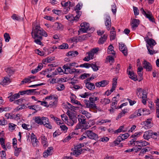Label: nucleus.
I'll return each instance as SVG.
<instances>
[{"mask_svg":"<svg viewBox=\"0 0 159 159\" xmlns=\"http://www.w3.org/2000/svg\"><path fill=\"white\" fill-rule=\"evenodd\" d=\"M70 98L71 102L73 104L82 106L80 102L77 100H75L76 96L73 94H71V96L70 97Z\"/></svg>","mask_w":159,"mask_h":159,"instance_id":"obj_15","label":"nucleus"},{"mask_svg":"<svg viewBox=\"0 0 159 159\" xmlns=\"http://www.w3.org/2000/svg\"><path fill=\"white\" fill-rule=\"evenodd\" d=\"M67 114L69 116V119L72 120L73 121L77 122V118L74 113L71 112L67 111Z\"/></svg>","mask_w":159,"mask_h":159,"instance_id":"obj_21","label":"nucleus"},{"mask_svg":"<svg viewBox=\"0 0 159 159\" xmlns=\"http://www.w3.org/2000/svg\"><path fill=\"white\" fill-rule=\"evenodd\" d=\"M99 50V48H94L91 50L86 53V55H88L84 58V61H88L90 59H93L95 54Z\"/></svg>","mask_w":159,"mask_h":159,"instance_id":"obj_2","label":"nucleus"},{"mask_svg":"<svg viewBox=\"0 0 159 159\" xmlns=\"http://www.w3.org/2000/svg\"><path fill=\"white\" fill-rule=\"evenodd\" d=\"M122 141V139H121V137L119 136L114 141V143L115 144V145H118Z\"/></svg>","mask_w":159,"mask_h":159,"instance_id":"obj_55","label":"nucleus"},{"mask_svg":"<svg viewBox=\"0 0 159 159\" xmlns=\"http://www.w3.org/2000/svg\"><path fill=\"white\" fill-rule=\"evenodd\" d=\"M143 68L145 69L147 71H150L151 70V65L149 62L144 60L143 63Z\"/></svg>","mask_w":159,"mask_h":159,"instance_id":"obj_18","label":"nucleus"},{"mask_svg":"<svg viewBox=\"0 0 159 159\" xmlns=\"http://www.w3.org/2000/svg\"><path fill=\"white\" fill-rule=\"evenodd\" d=\"M117 8L115 3H113L111 5V11L114 14L116 13V12Z\"/></svg>","mask_w":159,"mask_h":159,"instance_id":"obj_53","label":"nucleus"},{"mask_svg":"<svg viewBox=\"0 0 159 159\" xmlns=\"http://www.w3.org/2000/svg\"><path fill=\"white\" fill-rule=\"evenodd\" d=\"M142 132L140 131H139L135 133L131 136L133 138H137L139 137L142 134Z\"/></svg>","mask_w":159,"mask_h":159,"instance_id":"obj_61","label":"nucleus"},{"mask_svg":"<svg viewBox=\"0 0 159 159\" xmlns=\"http://www.w3.org/2000/svg\"><path fill=\"white\" fill-rule=\"evenodd\" d=\"M84 134L88 137L91 139L97 140L98 139V135L90 130L86 131L84 133Z\"/></svg>","mask_w":159,"mask_h":159,"instance_id":"obj_6","label":"nucleus"},{"mask_svg":"<svg viewBox=\"0 0 159 159\" xmlns=\"http://www.w3.org/2000/svg\"><path fill=\"white\" fill-rule=\"evenodd\" d=\"M119 48L125 56L127 55V49L124 43H119Z\"/></svg>","mask_w":159,"mask_h":159,"instance_id":"obj_8","label":"nucleus"},{"mask_svg":"<svg viewBox=\"0 0 159 159\" xmlns=\"http://www.w3.org/2000/svg\"><path fill=\"white\" fill-rule=\"evenodd\" d=\"M116 98V97H114L113 98L112 100L113 101H112V103L111 104V107H114L115 109H116V107L117 103V101L115 100Z\"/></svg>","mask_w":159,"mask_h":159,"instance_id":"obj_47","label":"nucleus"},{"mask_svg":"<svg viewBox=\"0 0 159 159\" xmlns=\"http://www.w3.org/2000/svg\"><path fill=\"white\" fill-rule=\"evenodd\" d=\"M45 99H47L49 100H51L53 99H57V98L56 96L53 95H50L46 97L45 98Z\"/></svg>","mask_w":159,"mask_h":159,"instance_id":"obj_62","label":"nucleus"},{"mask_svg":"<svg viewBox=\"0 0 159 159\" xmlns=\"http://www.w3.org/2000/svg\"><path fill=\"white\" fill-rule=\"evenodd\" d=\"M42 119V117H40L39 116H35L33 118L35 123L39 125H42V124H43Z\"/></svg>","mask_w":159,"mask_h":159,"instance_id":"obj_24","label":"nucleus"},{"mask_svg":"<svg viewBox=\"0 0 159 159\" xmlns=\"http://www.w3.org/2000/svg\"><path fill=\"white\" fill-rule=\"evenodd\" d=\"M76 12L77 14L76 16H75V17H74L73 21H78L79 19L81 14V12L80 11H76Z\"/></svg>","mask_w":159,"mask_h":159,"instance_id":"obj_40","label":"nucleus"},{"mask_svg":"<svg viewBox=\"0 0 159 159\" xmlns=\"http://www.w3.org/2000/svg\"><path fill=\"white\" fill-rule=\"evenodd\" d=\"M67 54L68 56L74 57L78 55V52L76 51H72L69 52Z\"/></svg>","mask_w":159,"mask_h":159,"instance_id":"obj_36","label":"nucleus"},{"mask_svg":"<svg viewBox=\"0 0 159 159\" xmlns=\"http://www.w3.org/2000/svg\"><path fill=\"white\" fill-rule=\"evenodd\" d=\"M152 118L148 119L145 121L142 122V124L144 125L148 128H151L152 126Z\"/></svg>","mask_w":159,"mask_h":159,"instance_id":"obj_11","label":"nucleus"},{"mask_svg":"<svg viewBox=\"0 0 159 159\" xmlns=\"http://www.w3.org/2000/svg\"><path fill=\"white\" fill-rule=\"evenodd\" d=\"M61 119L63 122L65 123L68 120V118L66 115L65 114H63L61 115Z\"/></svg>","mask_w":159,"mask_h":159,"instance_id":"obj_58","label":"nucleus"},{"mask_svg":"<svg viewBox=\"0 0 159 159\" xmlns=\"http://www.w3.org/2000/svg\"><path fill=\"white\" fill-rule=\"evenodd\" d=\"M81 147V144H80L75 147L73 152V154L76 156L80 154L82 152Z\"/></svg>","mask_w":159,"mask_h":159,"instance_id":"obj_9","label":"nucleus"},{"mask_svg":"<svg viewBox=\"0 0 159 159\" xmlns=\"http://www.w3.org/2000/svg\"><path fill=\"white\" fill-rule=\"evenodd\" d=\"M79 66L81 67H85L86 68H89L91 66V64L85 63L84 64L80 65Z\"/></svg>","mask_w":159,"mask_h":159,"instance_id":"obj_46","label":"nucleus"},{"mask_svg":"<svg viewBox=\"0 0 159 159\" xmlns=\"http://www.w3.org/2000/svg\"><path fill=\"white\" fill-rule=\"evenodd\" d=\"M4 38L6 42H8L10 39V37L9 34L7 33H5L4 35Z\"/></svg>","mask_w":159,"mask_h":159,"instance_id":"obj_52","label":"nucleus"},{"mask_svg":"<svg viewBox=\"0 0 159 159\" xmlns=\"http://www.w3.org/2000/svg\"><path fill=\"white\" fill-rule=\"evenodd\" d=\"M116 36V32L115 31H111L110 34V39L111 40H113L115 39Z\"/></svg>","mask_w":159,"mask_h":159,"instance_id":"obj_43","label":"nucleus"},{"mask_svg":"<svg viewBox=\"0 0 159 159\" xmlns=\"http://www.w3.org/2000/svg\"><path fill=\"white\" fill-rule=\"evenodd\" d=\"M49 80L50 83L52 84L57 83L61 81L60 79H58L56 78L49 79Z\"/></svg>","mask_w":159,"mask_h":159,"instance_id":"obj_44","label":"nucleus"},{"mask_svg":"<svg viewBox=\"0 0 159 159\" xmlns=\"http://www.w3.org/2000/svg\"><path fill=\"white\" fill-rule=\"evenodd\" d=\"M78 121L79 122V123L83 124H84L86 123V119L85 117L83 115H79L78 117Z\"/></svg>","mask_w":159,"mask_h":159,"instance_id":"obj_23","label":"nucleus"},{"mask_svg":"<svg viewBox=\"0 0 159 159\" xmlns=\"http://www.w3.org/2000/svg\"><path fill=\"white\" fill-rule=\"evenodd\" d=\"M143 90L141 88H139L137 89L136 90V93L138 97L139 98H141V93H142V91Z\"/></svg>","mask_w":159,"mask_h":159,"instance_id":"obj_50","label":"nucleus"},{"mask_svg":"<svg viewBox=\"0 0 159 159\" xmlns=\"http://www.w3.org/2000/svg\"><path fill=\"white\" fill-rule=\"evenodd\" d=\"M66 18L68 20L71 21H73L74 16L71 14H69L65 16Z\"/></svg>","mask_w":159,"mask_h":159,"instance_id":"obj_51","label":"nucleus"},{"mask_svg":"<svg viewBox=\"0 0 159 159\" xmlns=\"http://www.w3.org/2000/svg\"><path fill=\"white\" fill-rule=\"evenodd\" d=\"M61 5L63 7H72L74 5L73 3L70 2L68 1L65 2L62 1L61 2Z\"/></svg>","mask_w":159,"mask_h":159,"instance_id":"obj_30","label":"nucleus"},{"mask_svg":"<svg viewBox=\"0 0 159 159\" xmlns=\"http://www.w3.org/2000/svg\"><path fill=\"white\" fill-rule=\"evenodd\" d=\"M107 34H104L103 36L101 37L99 39L98 41V43L99 44H103L107 40Z\"/></svg>","mask_w":159,"mask_h":159,"instance_id":"obj_28","label":"nucleus"},{"mask_svg":"<svg viewBox=\"0 0 159 159\" xmlns=\"http://www.w3.org/2000/svg\"><path fill=\"white\" fill-rule=\"evenodd\" d=\"M59 125L61 129V130L63 131L64 132L66 133L67 132L68 128V127L64 124V122H63L61 124Z\"/></svg>","mask_w":159,"mask_h":159,"instance_id":"obj_35","label":"nucleus"},{"mask_svg":"<svg viewBox=\"0 0 159 159\" xmlns=\"http://www.w3.org/2000/svg\"><path fill=\"white\" fill-rule=\"evenodd\" d=\"M28 107L30 109L34 110L36 111H37V110L38 109V106L37 105L29 106Z\"/></svg>","mask_w":159,"mask_h":159,"instance_id":"obj_54","label":"nucleus"},{"mask_svg":"<svg viewBox=\"0 0 159 159\" xmlns=\"http://www.w3.org/2000/svg\"><path fill=\"white\" fill-rule=\"evenodd\" d=\"M41 138L42 143L43 146L45 148H46L48 146V142L46 138L43 135H42Z\"/></svg>","mask_w":159,"mask_h":159,"instance_id":"obj_27","label":"nucleus"},{"mask_svg":"<svg viewBox=\"0 0 159 159\" xmlns=\"http://www.w3.org/2000/svg\"><path fill=\"white\" fill-rule=\"evenodd\" d=\"M31 35L34 39V42L37 44L43 45L41 41L43 39V36L47 37L48 34L39 25H36L34 27L31 32Z\"/></svg>","mask_w":159,"mask_h":159,"instance_id":"obj_1","label":"nucleus"},{"mask_svg":"<svg viewBox=\"0 0 159 159\" xmlns=\"http://www.w3.org/2000/svg\"><path fill=\"white\" fill-rule=\"evenodd\" d=\"M89 128V126L87 125L85 127L84 125L82 126V124L80 123H78L76 126L75 130H77L79 129L82 128V130L83 129L85 130L86 129H88Z\"/></svg>","mask_w":159,"mask_h":159,"instance_id":"obj_22","label":"nucleus"},{"mask_svg":"<svg viewBox=\"0 0 159 159\" xmlns=\"http://www.w3.org/2000/svg\"><path fill=\"white\" fill-rule=\"evenodd\" d=\"M99 98L97 97H94L93 98L90 97L89 98V101L91 103H94L95 101L98 100Z\"/></svg>","mask_w":159,"mask_h":159,"instance_id":"obj_60","label":"nucleus"},{"mask_svg":"<svg viewBox=\"0 0 159 159\" xmlns=\"http://www.w3.org/2000/svg\"><path fill=\"white\" fill-rule=\"evenodd\" d=\"M113 47L112 45H109L108 48L107 50V53L109 54H112L113 55H114L115 54V52L113 50Z\"/></svg>","mask_w":159,"mask_h":159,"instance_id":"obj_34","label":"nucleus"},{"mask_svg":"<svg viewBox=\"0 0 159 159\" xmlns=\"http://www.w3.org/2000/svg\"><path fill=\"white\" fill-rule=\"evenodd\" d=\"M144 39L147 43L146 45H148L149 47H150L151 48H152L153 46L156 44V43L154 39H149L148 36L146 37Z\"/></svg>","mask_w":159,"mask_h":159,"instance_id":"obj_7","label":"nucleus"},{"mask_svg":"<svg viewBox=\"0 0 159 159\" xmlns=\"http://www.w3.org/2000/svg\"><path fill=\"white\" fill-rule=\"evenodd\" d=\"M6 72L8 74L11 75L14 72V70L12 68L7 67L5 69Z\"/></svg>","mask_w":159,"mask_h":159,"instance_id":"obj_48","label":"nucleus"},{"mask_svg":"<svg viewBox=\"0 0 159 159\" xmlns=\"http://www.w3.org/2000/svg\"><path fill=\"white\" fill-rule=\"evenodd\" d=\"M31 142L34 147H37L39 146V142L37 139L32 140Z\"/></svg>","mask_w":159,"mask_h":159,"instance_id":"obj_49","label":"nucleus"},{"mask_svg":"<svg viewBox=\"0 0 159 159\" xmlns=\"http://www.w3.org/2000/svg\"><path fill=\"white\" fill-rule=\"evenodd\" d=\"M158 136L159 135L157 134V133L154 132L152 131L151 138H152L154 139H157Z\"/></svg>","mask_w":159,"mask_h":159,"instance_id":"obj_64","label":"nucleus"},{"mask_svg":"<svg viewBox=\"0 0 159 159\" xmlns=\"http://www.w3.org/2000/svg\"><path fill=\"white\" fill-rule=\"evenodd\" d=\"M53 28L55 30H61L62 29V25L61 24L57 22L54 24Z\"/></svg>","mask_w":159,"mask_h":159,"instance_id":"obj_29","label":"nucleus"},{"mask_svg":"<svg viewBox=\"0 0 159 159\" xmlns=\"http://www.w3.org/2000/svg\"><path fill=\"white\" fill-rule=\"evenodd\" d=\"M83 6V4L81 2H79L77 5L76 6V9H75V11H79L82 8Z\"/></svg>","mask_w":159,"mask_h":159,"instance_id":"obj_57","label":"nucleus"},{"mask_svg":"<svg viewBox=\"0 0 159 159\" xmlns=\"http://www.w3.org/2000/svg\"><path fill=\"white\" fill-rule=\"evenodd\" d=\"M6 116L8 118H12L16 120H18L19 119L20 117V115L19 114L15 115L11 114H10L9 113H7L6 114Z\"/></svg>","mask_w":159,"mask_h":159,"instance_id":"obj_14","label":"nucleus"},{"mask_svg":"<svg viewBox=\"0 0 159 159\" xmlns=\"http://www.w3.org/2000/svg\"><path fill=\"white\" fill-rule=\"evenodd\" d=\"M76 122L73 121L72 120L69 119L65 122V124L67 125L68 126H72L74 124L76 123Z\"/></svg>","mask_w":159,"mask_h":159,"instance_id":"obj_42","label":"nucleus"},{"mask_svg":"<svg viewBox=\"0 0 159 159\" xmlns=\"http://www.w3.org/2000/svg\"><path fill=\"white\" fill-rule=\"evenodd\" d=\"M69 47L67 43H63L61 45L59 46L57 48L59 49H63L67 48Z\"/></svg>","mask_w":159,"mask_h":159,"instance_id":"obj_37","label":"nucleus"},{"mask_svg":"<svg viewBox=\"0 0 159 159\" xmlns=\"http://www.w3.org/2000/svg\"><path fill=\"white\" fill-rule=\"evenodd\" d=\"M86 87L88 89L93 90L95 89V85L92 83L87 82L85 83Z\"/></svg>","mask_w":159,"mask_h":159,"instance_id":"obj_19","label":"nucleus"},{"mask_svg":"<svg viewBox=\"0 0 159 159\" xmlns=\"http://www.w3.org/2000/svg\"><path fill=\"white\" fill-rule=\"evenodd\" d=\"M64 73L66 74H72L74 73H78L80 72V70L75 69H71L67 64L63 66Z\"/></svg>","mask_w":159,"mask_h":159,"instance_id":"obj_3","label":"nucleus"},{"mask_svg":"<svg viewBox=\"0 0 159 159\" xmlns=\"http://www.w3.org/2000/svg\"><path fill=\"white\" fill-rule=\"evenodd\" d=\"M127 72L128 74L129 75V77L132 80L134 81L137 80L136 76L134 75V73L133 72H131L130 71H129L128 69L127 70Z\"/></svg>","mask_w":159,"mask_h":159,"instance_id":"obj_31","label":"nucleus"},{"mask_svg":"<svg viewBox=\"0 0 159 159\" xmlns=\"http://www.w3.org/2000/svg\"><path fill=\"white\" fill-rule=\"evenodd\" d=\"M140 10L142 14L144 15L147 18H148L150 21L152 22L154 21V18L152 14L150 11H148L147 12H146L143 8H141Z\"/></svg>","mask_w":159,"mask_h":159,"instance_id":"obj_5","label":"nucleus"},{"mask_svg":"<svg viewBox=\"0 0 159 159\" xmlns=\"http://www.w3.org/2000/svg\"><path fill=\"white\" fill-rule=\"evenodd\" d=\"M85 104L86 105V107L89 108H92L93 109H97V106L95 103H91L90 102L87 100L85 99L84 101Z\"/></svg>","mask_w":159,"mask_h":159,"instance_id":"obj_13","label":"nucleus"},{"mask_svg":"<svg viewBox=\"0 0 159 159\" xmlns=\"http://www.w3.org/2000/svg\"><path fill=\"white\" fill-rule=\"evenodd\" d=\"M16 125L13 123H10L8 124L9 129L10 131H13L16 128Z\"/></svg>","mask_w":159,"mask_h":159,"instance_id":"obj_41","label":"nucleus"},{"mask_svg":"<svg viewBox=\"0 0 159 159\" xmlns=\"http://www.w3.org/2000/svg\"><path fill=\"white\" fill-rule=\"evenodd\" d=\"M35 89H29L26 90H24L21 91H20L19 93L21 95H23L24 94H26L27 95L31 94V93L34 92Z\"/></svg>","mask_w":159,"mask_h":159,"instance_id":"obj_25","label":"nucleus"},{"mask_svg":"<svg viewBox=\"0 0 159 159\" xmlns=\"http://www.w3.org/2000/svg\"><path fill=\"white\" fill-rule=\"evenodd\" d=\"M11 81V79L10 76H5L2 80L1 84L3 86H6L9 84Z\"/></svg>","mask_w":159,"mask_h":159,"instance_id":"obj_10","label":"nucleus"},{"mask_svg":"<svg viewBox=\"0 0 159 159\" xmlns=\"http://www.w3.org/2000/svg\"><path fill=\"white\" fill-rule=\"evenodd\" d=\"M25 108V106L24 104L22 105L19 106L18 107L16 108L14 110V111H19L20 110L23 109H24Z\"/></svg>","mask_w":159,"mask_h":159,"instance_id":"obj_59","label":"nucleus"},{"mask_svg":"<svg viewBox=\"0 0 159 159\" xmlns=\"http://www.w3.org/2000/svg\"><path fill=\"white\" fill-rule=\"evenodd\" d=\"M80 26L81 28L80 29L79 32L85 33L90 30L89 24L88 23L86 22L82 23L81 24Z\"/></svg>","mask_w":159,"mask_h":159,"instance_id":"obj_4","label":"nucleus"},{"mask_svg":"<svg viewBox=\"0 0 159 159\" xmlns=\"http://www.w3.org/2000/svg\"><path fill=\"white\" fill-rule=\"evenodd\" d=\"M15 149L14 154L17 157L21 150V148H18L16 147Z\"/></svg>","mask_w":159,"mask_h":159,"instance_id":"obj_45","label":"nucleus"},{"mask_svg":"<svg viewBox=\"0 0 159 159\" xmlns=\"http://www.w3.org/2000/svg\"><path fill=\"white\" fill-rule=\"evenodd\" d=\"M53 148H49L47 149L43 153V156L44 157H46L52 154V150Z\"/></svg>","mask_w":159,"mask_h":159,"instance_id":"obj_26","label":"nucleus"},{"mask_svg":"<svg viewBox=\"0 0 159 159\" xmlns=\"http://www.w3.org/2000/svg\"><path fill=\"white\" fill-rule=\"evenodd\" d=\"M116 85L115 84H112V86L110 90H107L106 92V94L108 96L110 95L113 91L115 90Z\"/></svg>","mask_w":159,"mask_h":159,"instance_id":"obj_32","label":"nucleus"},{"mask_svg":"<svg viewBox=\"0 0 159 159\" xmlns=\"http://www.w3.org/2000/svg\"><path fill=\"white\" fill-rule=\"evenodd\" d=\"M133 11L134 15L135 16H138L139 14V10L137 7L133 6Z\"/></svg>","mask_w":159,"mask_h":159,"instance_id":"obj_63","label":"nucleus"},{"mask_svg":"<svg viewBox=\"0 0 159 159\" xmlns=\"http://www.w3.org/2000/svg\"><path fill=\"white\" fill-rule=\"evenodd\" d=\"M139 23V20L138 19H134L131 22V25L133 30H134L138 26Z\"/></svg>","mask_w":159,"mask_h":159,"instance_id":"obj_17","label":"nucleus"},{"mask_svg":"<svg viewBox=\"0 0 159 159\" xmlns=\"http://www.w3.org/2000/svg\"><path fill=\"white\" fill-rule=\"evenodd\" d=\"M127 130V129L125 128L124 126V125L121 126L116 131V133H120L122 131L123 132H125Z\"/></svg>","mask_w":159,"mask_h":159,"instance_id":"obj_38","label":"nucleus"},{"mask_svg":"<svg viewBox=\"0 0 159 159\" xmlns=\"http://www.w3.org/2000/svg\"><path fill=\"white\" fill-rule=\"evenodd\" d=\"M65 89V86L63 84H61L56 88V89L59 91H62Z\"/></svg>","mask_w":159,"mask_h":159,"instance_id":"obj_56","label":"nucleus"},{"mask_svg":"<svg viewBox=\"0 0 159 159\" xmlns=\"http://www.w3.org/2000/svg\"><path fill=\"white\" fill-rule=\"evenodd\" d=\"M11 18L14 20L20 21L23 20V18L20 16L16 14H13L11 16Z\"/></svg>","mask_w":159,"mask_h":159,"instance_id":"obj_33","label":"nucleus"},{"mask_svg":"<svg viewBox=\"0 0 159 159\" xmlns=\"http://www.w3.org/2000/svg\"><path fill=\"white\" fill-rule=\"evenodd\" d=\"M152 131L148 130L145 131L143 135V138L145 139L148 140L151 137Z\"/></svg>","mask_w":159,"mask_h":159,"instance_id":"obj_20","label":"nucleus"},{"mask_svg":"<svg viewBox=\"0 0 159 159\" xmlns=\"http://www.w3.org/2000/svg\"><path fill=\"white\" fill-rule=\"evenodd\" d=\"M111 100L110 99L106 98H104L101 100V102L104 105H106L110 103Z\"/></svg>","mask_w":159,"mask_h":159,"instance_id":"obj_39","label":"nucleus"},{"mask_svg":"<svg viewBox=\"0 0 159 159\" xmlns=\"http://www.w3.org/2000/svg\"><path fill=\"white\" fill-rule=\"evenodd\" d=\"M111 24L110 17L109 16L107 15L105 19V25L108 30H109L110 29Z\"/></svg>","mask_w":159,"mask_h":159,"instance_id":"obj_16","label":"nucleus"},{"mask_svg":"<svg viewBox=\"0 0 159 159\" xmlns=\"http://www.w3.org/2000/svg\"><path fill=\"white\" fill-rule=\"evenodd\" d=\"M109 83V81L106 80H103L102 81L97 82L95 83V85L97 87H104L107 85Z\"/></svg>","mask_w":159,"mask_h":159,"instance_id":"obj_12","label":"nucleus"}]
</instances>
